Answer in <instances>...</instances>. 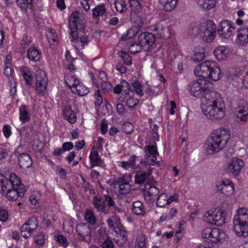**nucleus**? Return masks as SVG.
<instances>
[{
    "label": "nucleus",
    "mask_w": 248,
    "mask_h": 248,
    "mask_svg": "<svg viewBox=\"0 0 248 248\" xmlns=\"http://www.w3.org/2000/svg\"><path fill=\"white\" fill-rule=\"evenodd\" d=\"M34 241L39 245L44 244L45 241L44 233L42 232H38L34 237Z\"/></svg>",
    "instance_id": "obj_51"
},
{
    "label": "nucleus",
    "mask_w": 248,
    "mask_h": 248,
    "mask_svg": "<svg viewBox=\"0 0 248 248\" xmlns=\"http://www.w3.org/2000/svg\"><path fill=\"white\" fill-rule=\"evenodd\" d=\"M131 92H134L140 96H142L143 95L142 89H141V85L139 82H135L132 85Z\"/></svg>",
    "instance_id": "obj_45"
},
{
    "label": "nucleus",
    "mask_w": 248,
    "mask_h": 248,
    "mask_svg": "<svg viewBox=\"0 0 248 248\" xmlns=\"http://www.w3.org/2000/svg\"><path fill=\"white\" fill-rule=\"evenodd\" d=\"M151 28L152 31L157 32V34L159 35L160 37L162 36V34L164 33V28L162 24L158 23L151 27Z\"/></svg>",
    "instance_id": "obj_53"
},
{
    "label": "nucleus",
    "mask_w": 248,
    "mask_h": 248,
    "mask_svg": "<svg viewBox=\"0 0 248 248\" xmlns=\"http://www.w3.org/2000/svg\"><path fill=\"white\" fill-rule=\"evenodd\" d=\"M196 76L202 77L197 80L191 81L188 86V90L191 95L201 99V103L204 99L207 100V94L211 95L215 91H211L212 84L206 78H209L213 81H218L222 76L219 67L212 61H206L194 70Z\"/></svg>",
    "instance_id": "obj_1"
},
{
    "label": "nucleus",
    "mask_w": 248,
    "mask_h": 248,
    "mask_svg": "<svg viewBox=\"0 0 248 248\" xmlns=\"http://www.w3.org/2000/svg\"><path fill=\"white\" fill-rule=\"evenodd\" d=\"M236 42L241 46L248 43V27H241L237 30Z\"/></svg>",
    "instance_id": "obj_18"
},
{
    "label": "nucleus",
    "mask_w": 248,
    "mask_h": 248,
    "mask_svg": "<svg viewBox=\"0 0 248 248\" xmlns=\"http://www.w3.org/2000/svg\"><path fill=\"white\" fill-rule=\"evenodd\" d=\"M20 116L19 118L23 123L28 121L30 119V114L28 112L26 106H21L19 108Z\"/></svg>",
    "instance_id": "obj_37"
},
{
    "label": "nucleus",
    "mask_w": 248,
    "mask_h": 248,
    "mask_svg": "<svg viewBox=\"0 0 248 248\" xmlns=\"http://www.w3.org/2000/svg\"><path fill=\"white\" fill-rule=\"evenodd\" d=\"M233 23L229 20H224L220 22L217 32L218 35L223 38H229L234 31Z\"/></svg>",
    "instance_id": "obj_9"
},
{
    "label": "nucleus",
    "mask_w": 248,
    "mask_h": 248,
    "mask_svg": "<svg viewBox=\"0 0 248 248\" xmlns=\"http://www.w3.org/2000/svg\"><path fill=\"white\" fill-rule=\"evenodd\" d=\"M216 187L217 191L220 192L227 196H231L234 190L232 182L226 179L217 182Z\"/></svg>",
    "instance_id": "obj_10"
},
{
    "label": "nucleus",
    "mask_w": 248,
    "mask_h": 248,
    "mask_svg": "<svg viewBox=\"0 0 248 248\" xmlns=\"http://www.w3.org/2000/svg\"><path fill=\"white\" fill-rule=\"evenodd\" d=\"M206 98L201 104L202 113L209 120L215 121L221 120L225 116L224 103L219 94L214 92L211 95L207 94Z\"/></svg>",
    "instance_id": "obj_2"
},
{
    "label": "nucleus",
    "mask_w": 248,
    "mask_h": 248,
    "mask_svg": "<svg viewBox=\"0 0 248 248\" xmlns=\"http://www.w3.org/2000/svg\"><path fill=\"white\" fill-rule=\"evenodd\" d=\"M27 57L31 61L38 62L41 59V52L35 46H31L27 50Z\"/></svg>",
    "instance_id": "obj_21"
},
{
    "label": "nucleus",
    "mask_w": 248,
    "mask_h": 248,
    "mask_svg": "<svg viewBox=\"0 0 248 248\" xmlns=\"http://www.w3.org/2000/svg\"><path fill=\"white\" fill-rule=\"evenodd\" d=\"M90 160L92 164L91 167L99 166L101 164L102 160L98 155V153L95 150H92L90 155Z\"/></svg>",
    "instance_id": "obj_29"
},
{
    "label": "nucleus",
    "mask_w": 248,
    "mask_h": 248,
    "mask_svg": "<svg viewBox=\"0 0 248 248\" xmlns=\"http://www.w3.org/2000/svg\"><path fill=\"white\" fill-rule=\"evenodd\" d=\"M107 11L104 4L98 5L93 10V16L94 18L104 15Z\"/></svg>",
    "instance_id": "obj_36"
},
{
    "label": "nucleus",
    "mask_w": 248,
    "mask_h": 248,
    "mask_svg": "<svg viewBox=\"0 0 248 248\" xmlns=\"http://www.w3.org/2000/svg\"><path fill=\"white\" fill-rule=\"evenodd\" d=\"M105 199L104 201L105 203L106 202L107 206L109 207L116 208V204L112 197L109 195H105Z\"/></svg>",
    "instance_id": "obj_57"
},
{
    "label": "nucleus",
    "mask_w": 248,
    "mask_h": 248,
    "mask_svg": "<svg viewBox=\"0 0 248 248\" xmlns=\"http://www.w3.org/2000/svg\"><path fill=\"white\" fill-rule=\"evenodd\" d=\"M64 81L68 87L72 90L73 86L77 85L79 82V79L76 77V75L71 72L65 75Z\"/></svg>",
    "instance_id": "obj_28"
},
{
    "label": "nucleus",
    "mask_w": 248,
    "mask_h": 248,
    "mask_svg": "<svg viewBox=\"0 0 248 248\" xmlns=\"http://www.w3.org/2000/svg\"><path fill=\"white\" fill-rule=\"evenodd\" d=\"M119 55L123 59L124 63L127 65H130L131 64V58L128 54L122 51L120 52Z\"/></svg>",
    "instance_id": "obj_49"
},
{
    "label": "nucleus",
    "mask_w": 248,
    "mask_h": 248,
    "mask_svg": "<svg viewBox=\"0 0 248 248\" xmlns=\"http://www.w3.org/2000/svg\"><path fill=\"white\" fill-rule=\"evenodd\" d=\"M48 79L46 72L38 68L36 72V91L39 96L43 95L46 92Z\"/></svg>",
    "instance_id": "obj_7"
},
{
    "label": "nucleus",
    "mask_w": 248,
    "mask_h": 248,
    "mask_svg": "<svg viewBox=\"0 0 248 248\" xmlns=\"http://www.w3.org/2000/svg\"><path fill=\"white\" fill-rule=\"evenodd\" d=\"M63 115L64 118L67 120L70 124L75 123L77 120V117L75 112L71 109L69 107H65L63 110Z\"/></svg>",
    "instance_id": "obj_26"
},
{
    "label": "nucleus",
    "mask_w": 248,
    "mask_h": 248,
    "mask_svg": "<svg viewBox=\"0 0 248 248\" xmlns=\"http://www.w3.org/2000/svg\"><path fill=\"white\" fill-rule=\"evenodd\" d=\"M92 204L96 210L99 212H105L106 205L104 201L100 197L94 196L92 201Z\"/></svg>",
    "instance_id": "obj_24"
},
{
    "label": "nucleus",
    "mask_w": 248,
    "mask_h": 248,
    "mask_svg": "<svg viewBox=\"0 0 248 248\" xmlns=\"http://www.w3.org/2000/svg\"><path fill=\"white\" fill-rule=\"evenodd\" d=\"M16 2L19 7L22 9H27L30 8L28 4V2L25 0H16Z\"/></svg>",
    "instance_id": "obj_63"
},
{
    "label": "nucleus",
    "mask_w": 248,
    "mask_h": 248,
    "mask_svg": "<svg viewBox=\"0 0 248 248\" xmlns=\"http://www.w3.org/2000/svg\"><path fill=\"white\" fill-rule=\"evenodd\" d=\"M121 86L123 89V91L125 94L128 95L131 92V87L128 82L126 80H123L121 82Z\"/></svg>",
    "instance_id": "obj_56"
},
{
    "label": "nucleus",
    "mask_w": 248,
    "mask_h": 248,
    "mask_svg": "<svg viewBox=\"0 0 248 248\" xmlns=\"http://www.w3.org/2000/svg\"><path fill=\"white\" fill-rule=\"evenodd\" d=\"M203 219L205 221L217 226H221L225 223L224 212L218 209L206 213Z\"/></svg>",
    "instance_id": "obj_6"
},
{
    "label": "nucleus",
    "mask_w": 248,
    "mask_h": 248,
    "mask_svg": "<svg viewBox=\"0 0 248 248\" xmlns=\"http://www.w3.org/2000/svg\"><path fill=\"white\" fill-rule=\"evenodd\" d=\"M87 37L83 36L74 41V44L73 45L76 49H82L84 48L85 45L87 44Z\"/></svg>",
    "instance_id": "obj_40"
},
{
    "label": "nucleus",
    "mask_w": 248,
    "mask_h": 248,
    "mask_svg": "<svg viewBox=\"0 0 248 248\" xmlns=\"http://www.w3.org/2000/svg\"><path fill=\"white\" fill-rule=\"evenodd\" d=\"M101 246L102 248H114L113 242L108 238L103 242Z\"/></svg>",
    "instance_id": "obj_59"
},
{
    "label": "nucleus",
    "mask_w": 248,
    "mask_h": 248,
    "mask_svg": "<svg viewBox=\"0 0 248 248\" xmlns=\"http://www.w3.org/2000/svg\"><path fill=\"white\" fill-rule=\"evenodd\" d=\"M127 47L129 51L134 54L140 52L141 49L143 48L139 42L137 43L134 42H128L127 44Z\"/></svg>",
    "instance_id": "obj_35"
},
{
    "label": "nucleus",
    "mask_w": 248,
    "mask_h": 248,
    "mask_svg": "<svg viewBox=\"0 0 248 248\" xmlns=\"http://www.w3.org/2000/svg\"><path fill=\"white\" fill-rule=\"evenodd\" d=\"M204 51L202 49L201 51L199 52H195L194 56L192 57V59L195 62H201L202 61L204 58Z\"/></svg>",
    "instance_id": "obj_55"
},
{
    "label": "nucleus",
    "mask_w": 248,
    "mask_h": 248,
    "mask_svg": "<svg viewBox=\"0 0 248 248\" xmlns=\"http://www.w3.org/2000/svg\"><path fill=\"white\" fill-rule=\"evenodd\" d=\"M137 158L138 157L136 155H133L131 156L128 160L132 169H136L138 168V165L136 164V161Z\"/></svg>",
    "instance_id": "obj_60"
},
{
    "label": "nucleus",
    "mask_w": 248,
    "mask_h": 248,
    "mask_svg": "<svg viewBox=\"0 0 248 248\" xmlns=\"http://www.w3.org/2000/svg\"><path fill=\"white\" fill-rule=\"evenodd\" d=\"M115 184L118 186L119 191L121 194H126L131 191V185L123 177L119 178Z\"/></svg>",
    "instance_id": "obj_19"
},
{
    "label": "nucleus",
    "mask_w": 248,
    "mask_h": 248,
    "mask_svg": "<svg viewBox=\"0 0 248 248\" xmlns=\"http://www.w3.org/2000/svg\"><path fill=\"white\" fill-rule=\"evenodd\" d=\"M76 231L79 236L78 238L83 241H86L85 236H89L90 238L91 237V228L86 223H80L78 224L76 227Z\"/></svg>",
    "instance_id": "obj_17"
},
{
    "label": "nucleus",
    "mask_w": 248,
    "mask_h": 248,
    "mask_svg": "<svg viewBox=\"0 0 248 248\" xmlns=\"http://www.w3.org/2000/svg\"><path fill=\"white\" fill-rule=\"evenodd\" d=\"M46 35L48 42L51 44L57 40V34L53 29H49L46 32Z\"/></svg>",
    "instance_id": "obj_46"
},
{
    "label": "nucleus",
    "mask_w": 248,
    "mask_h": 248,
    "mask_svg": "<svg viewBox=\"0 0 248 248\" xmlns=\"http://www.w3.org/2000/svg\"><path fill=\"white\" fill-rule=\"evenodd\" d=\"M222 235L217 228H206L202 232L203 237L209 239L213 242H217L222 239Z\"/></svg>",
    "instance_id": "obj_14"
},
{
    "label": "nucleus",
    "mask_w": 248,
    "mask_h": 248,
    "mask_svg": "<svg viewBox=\"0 0 248 248\" xmlns=\"http://www.w3.org/2000/svg\"><path fill=\"white\" fill-rule=\"evenodd\" d=\"M216 3V0H199L198 1L200 7L208 10L214 8Z\"/></svg>",
    "instance_id": "obj_34"
},
{
    "label": "nucleus",
    "mask_w": 248,
    "mask_h": 248,
    "mask_svg": "<svg viewBox=\"0 0 248 248\" xmlns=\"http://www.w3.org/2000/svg\"><path fill=\"white\" fill-rule=\"evenodd\" d=\"M18 164L20 168L26 169L30 168L32 163L30 156L26 153H23L18 155Z\"/></svg>",
    "instance_id": "obj_20"
},
{
    "label": "nucleus",
    "mask_w": 248,
    "mask_h": 248,
    "mask_svg": "<svg viewBox=\"0 0 248 248\" xmlns=\"http://www.w3.org/2000/svg\"><path fill=\"white\" fill-rule=\"evenodd\" d=\"M74 147L72 142H66L63 143L62 148L63 151H69Z\"/></svg>",
    "instance_id": "obj_64"
},
{
    "label": "nucleus",
    "mask_w": 248,
    "mask_h": 248,
    "mask_svg": "<svg viewBox=\"0 0 248 248\" xmlns=\"http://www.w3.org/2000/svg\"><path fill=\"white\" fill-rule=\"evenodd\" d=\"M216 26L211 20L202 23L199 25V36L208 42L212 41L216 33Z\"/></svg>",
    "instance_id": "obj_4"
},
{
    "label": "nucleus",
    "mask_w": 248,
    "mask_h": 248,
    "mask_svg": "<svg viewBox=\"0 0 248 248\" xmlns=\"http://www.w3.org/2000/svg\"><path fill=\"white\" fill-rule=\"evenodd\" d=\"M138 42L146 50H148L155 42V36L152 33H141L138 37Z\"/></svg>",
    "instance_id": "obj_11"
},
{
    "label": "nucleus",
    "mask_w": 248,
    "mask_h": 248,
    "mask_svg": "<svg viewBox=\"0 0 248 248\" xmlns=\"http://www.w3.org/2000/svg\"><path fill=\"white\" fill-rule=\"evenodd\" d=\"M244 166V162L241 159L234 157L229 163L226 171L236 176L240 173Z\"/></svg>",
    "instance_id": "obj_13"
},
{
    "label": "nucleus",
    "mask_w": 248,
    "mask_h": 248,
    "mask_svg": "<svg viewBox=\"0 0 248 248\" xmlns=\"http://www.w3.org/2000/svg\"><path fill=\"white\" fill-rule=\"evenodd\" d=\"M114 4L116 11L121 14L127 10V5L125 0H117Z\"/></svg>",
    "instance_id": "obj_41"
},
{
    "label": "nucleus",
    "mask_w": 248,
    "mask_h": 248,
    "mask_svg": "<svg viewBox=\"0 0 248 248\" xmlns=\"http://www.w3.org/2000/svg\"><path fill=\"white\" fill-rule=\"evenodd\" d=\"M2 189L0 191L6 198L10 201H15L18 197H22L26 191L25 188H18L11 187L8 181L2 184Z\"/></svg>",
    "instance_id": "obj_5"
},
{
    "label": "nucleus",
    "mask_w": 248,
    "mask_h": 248,
    "mask_svg": "<svg viewBox=\"0 0 248 248\" xmlns=\"http://www.w3.org/2000/svg\"><path fill=\"white\" fill-rule=\"evenodd\" d=\"M33 231H35L38 226V221L35 217H31L25 222Z\"/></svg>",
    "instance_id": "obj_47"
},
{
    "label": "nucleus",
    "mask_w": 248,
    "mask_h": 248,
    "mask_svg": "<svg viewBox=\"0 0 248 248\" xmlns=\"http://www.w3.org/2000/svg\"><path fill=\"white\" fill-rule=\"evenodd\" d=\"M101 88L105 91H108L112 88L111 84L109 82L103 80L101 83Z\"/></svg>",
    "instance_id": "obj_61"
},
{
    "label": "nucleus",
    "mask_w": 248,
    "mask_h": 248,
    "mask_svg": "<svg viewBox=\"0 0 248 248\" xmlns=\"http://www.w3.org/2000/svg\"><path fill=\"white\" fill-rule=\"evenodd\" d=\"M230 137V132L228 129L220 128L214 130L205 143L207 152L211 154L222 150L226 146Z\"/></svg>",
    "instance_id": "obj_3"
},
{
    "label": "nucleus",
    "mask_w": 248,
    "mask_h": 248,
    "mask_svg": "<svg viewBox=\"0 0 248 248\" xmlns=\"http://www.w3.org/2000/svg\"><path fill=\"white\" fill-rule=\"evenodd\" d=\"M134 130V126L131 123L126 122L122 125L123 131L126 134H131Z\"/></svg>",
    "instance_id": "obj_48"
},
{
    "label": "nucleus",
    "mask_w": 248,
    "mask_h": 248,
    "mask_svg": "<svg viewBox=\"0 0 248 248\" xmlns=\"http://www.w3.org/2000/svg\"><path fill=\"white\" fill-rule=\"evenodd\" d=\"M228 53V51L226 47L224 46H218L214 51L215 56L220 61L224 60L226 58Z\"/></svg>",
    "instance_id": "obj_27"
},
{
    "label": "nucleus",
    "mask_w": 248,
    "mask_h": 248,
    "mask_svg": "<svg viewBox=\"0 0 248 248\" xmlns=\"http://www.w3.org/2000/svg\"><path fill=\"white\" fill-rule=\"evenodd\" d=\"M56 241L60 244V245L64 248H66L69 245V242H68L67 239L62 235H58L56 237Z\"/></svg>",
    "instance_id": "obj_52"
},
{
    "label": "nucleus",
    "mask_w": 248,
    "mask_h": 248,
    "mask_svg": "<svg viewBox=\"0 0 248 248\" xmlns=\"http://www.w3.org/2000/svg\"><path fill=\"white\" fill-rule=\"evenodd\" d=\"M84 217L86 222L91 225H93L96 223V217L92 210L87 209Z\"/></svg>",
    "instance_id": "obj_31"
},
{
    "label": "nucleus",
    "mask_w": 248,
    "mask_h": 248,
    "mask_svg": "<svg viewBox=\"0 0 248 248\" xmlns=\"http://www.w3.org/2000/svg\"><path fill=\"white\" fill-rule=\"evenodd\" d=\"M146 187H143V190L147 189L145 191L144 194L149 197V200H151V198L157 196L159 193V189L155 186H151L149 184H147Z\"/></svg>",
    "instance_id": "obj_32"
},
{
    "label": "nucleus",
    "mask_w": 248,
    "mask_h": 248,
    "mask_svg": "<svg viewBox=\"0 0 248 248\" xmlns=\"http://www.w3.org/2000/svg\"><path fill=\"white\" fill-rule=\"evenodd\" d=\"M145 161H140V164H144L148 167L151 165H154L155 163L158 166L159 162H156V156L158 155L156 146L154 145H148L145 147Z\"/></svg>",
    "instance_id": "obj_8"
},
{
    "label": "nucleus",
    "mask_w": 248,
    "mask_h": 248,
    "mask_svg": "<svg viewBox=\"0 0 248 248\" xmlns=\"http://www.w3.org/2000/svg\"><path fill=\"white\" fill-rule=\"evenodd\" d=\"M131 20L135 24L134 26L139 29L141 28L144 24V21L141 17L135 13H131Z\"/></svg>",
    "instance_id": "obj_38"
},
{
    "label": "nucleus",
    "mask_w": 248,
    "mask_h": 248,
    "mask_svg": "<svg viewBox=\"0 0 248 248\" xmlns=\"http://www.w3.org/2000/svg\"><path fill=\"white\" fill-rule=\"evenodd\" d=\"M237 214L234 216L233 219L239 220L241 222L248 223V209L241 207L236 211Z\"/></svg>",
    "instance_id": "obj_23"
},
{
    "label": "nucleus",
    "mask_w": 248,
    "mask_h": 248,
    "mask_svg": "<svg viewBox=\"0 0 248 248\" xmlns=\"http://www.w3.org/2000/svg\"><path fill=\"white\" fill-rule=\"evenodd\" d=\"M156 206L159 207H164L166 205H169L168 196L165 193H162L157 198Z\"/></svg>",
    "instance_id": "obj_39"
},
{
    "label": "nucleus",
    "mask_w": 248,
    "mask_h": 248,
    "mask_svg": "<svg viewBox=\"0 0 248 248\" xmlns=\"http://www.w3.org/2000/svg\"><path fill=\"white\" fill-rule=\"evenodd\" d=\"M139 99H135L133 97L129 96L127 99L126 104L129 108H135V106L139 103Z\"/></svg>",
    "instance_id": "obj_58"
},
{
    "label": "nucleus",
    "mask_w": 248,
    "mask_h": 248,
    "mask_svg": "<svg viewBox=\"0 0 248 248\" xmlns=\"http://www.w3.org/2000/svg\"><path fill=\"white\" fill-rule=\"evenodd\" d=\"M233 230L238 236L246 237L248 235V223L241 222L233 219Z\"/></svg>",
    "instance_id": "obj_16"
},
{
    "label": "nucleus",
    "mask_w": 248,
    "mask_h": 248,
    "mask_svg": "<svg viewBox=\"0 0 248 248\" xmlns=\"http://www.w3.org/2000/svg\"><path fill=\"white\" fill-rule=\"evenodd\" d=\"M8 212L5 209H0V220L5 222L8 218Z\"/></svg>",
    "instance_id": "obj_62"
},
{
    "label": "nucleus",
    "mask_w": 248,
    "mask_h": 248,
    "mask_svg": "<svg viewBox=\"0 0 248 248\" xmlns=\"http://www.w3.org/2000/svg\"><path fill=\"white\" fill-rule=\"evenodd\" d=\"M8 181L11 184V187L18 188H25L23 185L21 184L20 179L14 173H11L9 176V179H6L3 183ZM4 184V183H3Z\"/></svg>",
    "instance_id": "obj_22"
},
{
    "label": "nucleus",
    "mask_w": 248,
    "mask_h": 248,
    "mask_svg": "<svg viewBox=\"0 0 248 248\" xmlns=\"http://www.w3.org/2000/svg\"><path fill=\"white\" fill-rule=\"evenodd\" d=\"M132 13H138L141 10V6L139 0H129Z\"/></svg>",
    "instance_id": "obj_44"
},
{
    "label": "nucleus",
    "mask_w": 248,
    "mask_h": 248,
    "mask_svg": "<svg viewBox=\"0 0 248 248\" xmlns=\"http://www.w3.org/2000/svg\"><path fill=\"white\" fill-rule=\"evenodd\" d=\"M161 4L166 11H171L175 7L177 0H160Z\"/></svg>",
    "instance_id": "obj_33"
},
{
    "label": "nucleus",
    "mask_w": 248,
    "mask_h": 248,
    "mask_svg": "<svg viewBox=\"0 0 248 248\" xmlns=\"http://www.w3.org/2000/svg\"><path fill=\"white\" fill-rule=\"evenodd\" d=\"M20 231L22 236L26 238L30 237L34 232V231L31 229L25 223L21 227Z\"/></svg>",
    "instance_id": "obj_43"
},
{
    "label": "nucleus",
    "mask_w": 248,
    "mask_h": 248,
    "mask_svg": "<svg viewBox=\"0 0 248 248\" xmlns=\"http://www.w3.org/2000/svg\"><path fill=\"white\" fill-rule=\"evenodd\" d=\"M94 96L96 97L95 101L94 102L95 105L97 107L100 106L103 103V97L99 90L95 91Z\"/></svg>",
    "instance_id": "obj_54"
},
{
    "label": "nucleus",
    "mask_w": 248,
    "mask_h": 248,
    "mask_svg": "<svg viewBox=\"0 0 248 248\" xmlns=\"http://www.w3.org/2000/svg\"><path fill=\"white\" fill-rule=\"evenodd\" d=\"M132 211L136 215H142L144 211L142 203L140 201L135 202L133 204Z\"/></svg>",
    "instance_id": "obj_42"
},
{
    "label": "nucleus",
    "mask_w": 248,
    "mask_h": 248,
    "mask_svg": "<svg viewBox=\"0 0 248 248\" xmlns=\"http://www.w3.org/2000/svg\"><path fill=\"white\" fill-rule=\"evenodd\" d=\"M71 91L72 93L81 96H85L89 93L88 88L80 82L76 86H73Z\"/></svg>",
    "instance_id": "obj_25"
},
{
    "label": "nucleus",
    "mask_w": 248,
    "mask_h": 248,
    "mask_svg": "<svg viewBox=\"0 0 248 248\" xmlns=\"http://www.w3.org/2000/svg\"><path fill=\"white\" fill-rule=\"evenodd\" d=\"M80 16L81 14L77 11L70 15L69 19V27L70 30L80 29L83 27L84 23Z\"/></svg>",
    "instance_id": "obj_15"
},
{
    "label": "nucleus",
    "mask_w": 248,
    "mask_h": 248,
    "mask_svg": "<svg viewBox=\"0 0 248 248\" xmlns=\"http://www.w3.org/2000/svg\"><path fill=\"white\" fill-rule=\"evenodd\" d=\"M237 121L245 122L248 118V108L239 107L235 112Z\"/></svg>",
    "instance_id": "obj_30"
},
{
    "label": "nucleus",
    "mask_w": 248,
    "mask_h": 248,
    "mask_svg": "<svg viewBox=\"0 0 248 248\" xmlns=\"http://www.w3.org/2000/svg\"><path fill=\"white\" fill-rule=\"evenodd\" d=\"M147 169L146 171H139L137 172L135 176V182L136 184H139L141 187H146L149 184V177L152 172V170L150 166L145 165Z\"/></svg>",
    "instance_id": "obj_12"
},
{
    "label": "nucleus",
    "mask_w": 248,
    "mask_h": 248,
    "mask_svg": "<svg viewBox=\"0 0 248 248\" xmlns=\"http://www.w3.org/2000/svg\"><path fill=\"white\" fill-rule=\"evenodd\" d=\"M108 226L109 228H114L115 224H118L120 222V219L116 216H112L107 220Z\"/></svg>",
    "instance_id": "obj_50"
}]
</instances>
